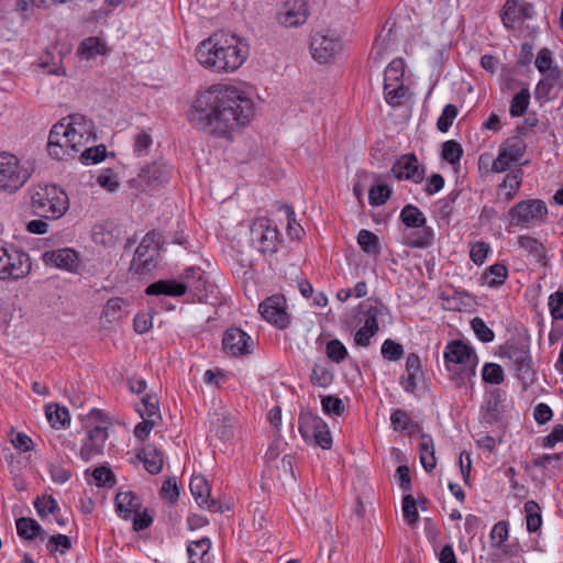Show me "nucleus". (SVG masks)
Listing matches in <instances>:
<instances>
[{"mask_svg": "<svg viewBox=\"0 0 563 563\" xmlns=\"http://www.w3.org/2000/svg\"><path fill=\"white\" fill-rule=\"evenodd\" d=\"M444 360L448 369H452V364L464 365L471 368L472 374L475 373L474 367L477 362L476 354L473 349L461 340L450 342L444 351Z\"/></svg>", "mask_w": 563, "mask_h": 563, "instance_id": "obj_19", "label": "nucleus"}, {"mask_svg": "<svg viewBox=\"0 0 563 563\" xmlns=\"http://www.w3.org/2000/svg\"><path fill=\"white\" fill-rule=\"evenodd\" d=\"M34 507L40 517L44 518L48 514H55L58 509L56 499L51 495L37 497L34 501Z\"/></svg>", "mask_w": 563, "mask_h": 563, "instance_id": "obj_51", "label": "nucleus"}, {"mask_svg": "<svg viewBox=\"0 0 563 563\" xmlns=\"http://www.w3.org/2000/svg\"><path fill=\"white\" fill-rule=\"evenodd\" d=\"M308 15L306 0H286L277 14V20L285 27H297L307 21Z\"/></svg>", "mask_w": 563, "mask_h": 563, "instance_id": "obj_20", "label": "nucleus"}, {"mask_svg": "<svg viewBox=\"0 0 563 563\" xmlns=\"http://www.w3.org/2000/svg\"><path fill=\"white\" fill-rule=\"evenodd\" d=\"M124 305V299L115 297L111 298L107 301V303L103 307L102 310V317L108 322H113L120 318V313L122 310V307Z\"/></svg>", "mask_w": 563, "mask_h": 563, "instance_id": "obj_53", "label": "nucleus"}, {"mask_svg": "<svg viewBox=\"0 0 563 563\" xmlns=\"http://www.w3.org/2000/svg\"><path fill=\"white\" fill-rule=\"evenodd\" d=\"M87 429V439L80 449V457L88 462L95 456L103 453L104 443L108 439V417L100 409H91L84 420Z\"/></svg>", "mask_w": 563, "mask_h": 563, "instance_id": "obj_4", "label": "nucleus"}, {"mask_svg": "<svg viewBox=\"0 0 563 563\" xmlns=\"http://www.w3.org/2000/svg\"><path fill=\"white\" fill-rule=\"evenodd\" d=\"M390 172L399 180L408 179L416 184L424 178V169L419 165L415 154L402 155L394 163Z\"/></svg>", "mask_w": 563, "mask_h": 563, "instance_id": "obj_21", "label": "nucleus"}, {"mask_svg": "<svg viewBox=\"0 0 563 563\" xmlns=\"http://www.w3.org/2000/svg\"><path fill=\"white\" fill-rule=\"evenodd\" d=\"M67 128L63 122H57L51 129L47 151L51 157L55 159L73 158L79 151L77 146H73V140L67 134Z\"/></svg>", "mask_w": 563, "mask_h": 563, "instance_id": "obj_13", "label": "nucleus"}, {"mask_svg": "<svg viewBox=\"0 0 563 563\" xmlns=\"http://www.w3.org/2000/svg\"><path fill=\"white\" fill-rule=\"evenodd\" d=\"M312 57L319 63L333 60L342 49L341 40L330 31L316 32L310 42Z\"/></svg>", "mask_w": 563, "mask_h": 563, "instance_id": "obj_14", "label": "nucleus"}, {"mask_svg": "<svg viewBox=\"0 0 563 563\" xmlns=\"http://www.w3.org/2000/svg\"><path fill=\"white\" fill-rule=\"evenodd\" d=\"M471 327L473 331L475 332L478 340H481L484 343L492 342L495 338V334L492 329H489L484 320L479 317H475L471 321Z\"/></svg>", "mask_w": 563, "mask_h": 563, "instance_id": "obj_58", "label": "nucleus"}, {"mask_svg": "<svg viewBox=\"0 0 563 563\" xmlns=\"http://www.w3.org/2000/svg\"><path fill=\"white\" fill-rule=\"evenodd\" d=\"M541 75L542 78L538 81L534 89V98L538 101H548L554 98L551 96V92L560 85L562 71L558 66H554L552 70L541 73Z\"/></svg>", "mask_w": 563, "mask_h": 563, "instance_id": "obj_26", "label": "nucleus"}, {"mask_svg": "<svg viewBox=\"0 0 563 563\" xmlns=\"http://www.w3.org/2000/svg\"><path fill=\"white\" fill-rule=\"evenodd\" d=\"M310 379L314 386L328 387L333 380V374L325 366L314 364Z\"/></svg>", "mask_w": 563, "mask_h": 563, "instance_id": "obj_50", "label": "nucleus"}, {"mask_svg": "<svg viewBox=\"0 0 563 563\" xmlns=\"http://www.w3.org/2000/svg\"><path fill=\"white\" fill-rule=\"evenodd\" d=\"M463 150L460 143L454 140L445 141L442 144V158L448 163L455 165L460 163Z\"/></svg>", "mask_w": 563, "mask_h": 563, "instance_id": "obj_48", "label": "nucleus"}, {"mask_svg": "<svg viewBox=\"0 0 563 563\" xmlns=\"http://www.w3.org/2000/svg\"><path fill=\"white\" fill-rule=\"evenodd\" d=\"M482 376L484 382L495 385L501 384L505 379L503 367L496 363H486Z\"/></svg>", "mask_w": 563, "mask_h": 563, "instance_id": "obj_49", "label": "nucleus"}, {"mask_svg": "<svg viewBox=\"0 0 563 563\" xmlns=\"http://www.w3.org/2000/svg\"><path fill=\"white\" fill-rule=\"evenodd\" d=\"M210 548L211 542L207 537L191 542L187 548L188 563H206L205 556L208 555Z\"/></svg>", "mask_w": 563, "mask_h": 563, "instance_id": "obj_40", "label": "nucleus"}, {"mask_svg": "<svg viewBox=\"0 0 563 563\" xmlns=\"http://www.w3.org/2000/svg\"><path fill=\"white\" fill-rule=\"evenodd\" d=\"M247 48L234 35L214 33L200 43L197 60L214 71H233L246 59Z\"/></svg>", "mask_w": 563, "mask_h": 563, "instance_id": "obj_2", "label": "nucleus"}, {"mask_svg": "<svg viewBox=\"0 0 563 563\" xmlns=\"http://www.w3.org/2000/svg\"><path fill=\"white\" fill-rule=\"evenodd\" d=\"M420 462L427 472L433 471L437 461L434 456L433 440L429 434H421L420 437Z\"/></svg>", "mask_w": 563, "mask_h": 563, "instance_id": "obj_34", "label": "nucleus"}, {"mask_svg": "<svg viewBox=\"0 0 563 563\" xmlns=\"http://www.w3.org/2000/svg\"><path fill=\"white\" fill-rule=\"evenodd\" d=\"M402 514L409 525H416L419 520L416 500L411 495H405L402 498Z\"/></svg>", "mask_w": 563, "mask_h": 563, "instance_id": "obj_60", "label": "nucleus"}, {"mask_svg": "<svg viewBox=\"0 0 563 563\" xmlns=\"http://www.w3.org/2000/svg\"><path fill=\"white\" fill-rule=\"evenodd\" d=\"M59 122H63L66 125V132L73 140V146L80 148L95 137L93 123L84 114H69L68 117L63 118Z\"/></svg>", "mask_w": 563, "mask_h": 563, "instance_id": "obj_17", "label": "nucleus"}, {"mask_svg": "<svg viewBox=\"0 0 563 563\" xmlns=\"http://www.w3.org/2000/svg\"><path fill=\"white\" fill-rule=\"evenodd\" d=\"M322 409L328 415L341 416L344 411L342 400L336 396H324L321 399Z\"/></svg>", "mask_w": 563, "mask_h": 563, "instance_id": "obj_64", "label": "nucleus"}, {"mask_svg": "<svg viewBox=\"0 0 563 563\" xmlns=\"http://www.w3.org/2000/svg\"><path fill=\"white\" fill-rule=\"evenodd\" d=\"M46 548L51 553L59 552L64 554L71 548V541L65 534H55L49 537Z\"/></svg>", "mask_w": 563, "mask_h": 563, "instance_id": "obj_57", "label": "nucleus"}, {"mask_svg": "<svg viewBox=\"0 0 563 563\" xmlns=\"http://www.w3.org/2000/svg\"><path fill=\"white\" fill-rule=\"evenodd\" d=\"M97 183L99 186L111 192L115 191L119 187L118 176L110 168L104 169L98 175Z\"/></svg>", "mask_w": 563, "mask_h": 563, "instance_id": "obj_62", "label": "nucleus"}, {"mask_svg": "<svg viewBox=\"0 0 563 563\" xmlns=\"http://www.w3.org/2000/svg\"><path fill=\"white\" fill-rule=\"evenodd\" d=\"M387 311L388 310L383 302L368 299L360 306V322L363 323L366 329L378 332V319L382 318Z\"/></svg>", "mask_w": 563, "mask_h": 563, "instance_id": "obj_23", "label": "nucleus"}, {"mask_svg": "<svg viewBox=\"0 0 563 563\" xmlns=\"http://www.w3.org/2000/svg\"><path fill=\"white\" fill-rule=\"evenodd\" d=\"M533 466L548 468L550 465L563 471V453L543 454L532 461Z\"/></svg>", "mask_w": 563, "mask_h": 563, "instance_id": "obj_54", "label": "nucleus"}, {"mask_svg": "<svg viewBox=\"0 0 563 563\" xmlns=\"http://www.w3.org/2000/svg\"><path fill=\"white\" fill-rule=\"evenodd\" d=\"M299 432L306 441H313L323 450L332 445V438L328 424L311 412H301L299 416Z\"/></svg>", "mask_w": 563, "mask_h": 563, "instance_id": "obj_11", "label": "nucleus"}, {"mask_svg": "<svg viewBox=\"0 0 563 563\" xmlns=\"http://www.w3.org/2000/svg\"><path fill=\"white\" fill-rule=\"evenodd\" d=\"M530 97L531 95L527 87L516 93L510 101L509 114L512 118L523 115L529 107Z\"/></svg>", "mask_w": 563, "mask_h": 563, "instance_id": "obj_44", "label": "nucleus"}, {"mask_svg": "<svg viewBox=\"0 0 563 563\" xmlns=\"http://www.w3.org/2000/svg\"><path fill=\"white\" fill-rule=\"evenodd\" d=\"M390 423L395 431H419L420 426L413 422L408 412L402 409H396L391 412Z\"/></svg>", "mask_w": 563, "mask_h": 563, "instance_id": "obj_41", "label": "nucleus"}, {"mask_svg": "<svg viewBox=\"0 0 563 563\" xmlns=\"http://www.w3.org/2000/svg\"><path fill=\"white\" fill-rule=\"evenodd\" d=\"M457 115V108L454 104H446L437 121L440 132H448Z\"/></svg>", "mask_w": 563, "mask_h": 563, "instance_id": "obj_56", "label": "nucleus"}, {"mask_svg": "<svg viewBox=\"0 0 563 563\" xmlns=\"http://www.w3.org/2000/svg\"><path fill=\"white\" fill-rule=\"evenodd\" d=\"M327 355L335 363H341L347 356V350L339 340H331L327 343Z\"/></svg>", "mask_w": 563, "mask_h": 563, "instance_id": "obj_61", "label": "nucleus"}, {"mask_svg": "<svg viewBox=\"0 0 563 563\" xmlns=\"http://www.w3.org/2000/svg\"><path fill=\"white\" fill-rule=\"evenodd\" d=\"M30 256L12 244H0V279L18 280L31 272Z\"/></svg>", "mask_w": 563, "mask_h": 563, "instance_id": "obj_7", "label": "nucleus"}, {"mask_svg": "<svg viewBox=\"0 0 563 563\" xmlns=\"http://www.w3.org/2000/svg\"><path fill=\"white\" fill-rule=\"evenodd\" d=\"M45 415L52 427H66L70 422L69 411L66 407L49 404L45 407Z\"/></svg>", "mask_w": 563, "mask_h": 563, "instance_id": "obj_37", "label": "nucleus"}, {"mask_svg": "<svg viewBox=\"0 0 563 563\" xmlns=\"http://www.w3.org/2000/svg\"><path fill=\"white\" fill-rule=\"evenodd\" d=\"M518 135H514L508 137L500 146L503 151L507 153V155L511 156L515 161L519 162L526 153L527 144L523 140V135H526V128L518 126L517 128Z\"/></svg>", "mask_w": 563, "mask_h": 563, "instance_id": "obj_32", "label": "nucleus"}, {"mask_svg": "<svg viewBox=\"0 0 563 563\" xmlns=\"http://www.w3.org/2000/svg\"><path fill=\"white\" fill-rule=\"evenodd\" d=\"M180 283L185 287V294L192 291L199 300L206 296L207 282L200 267H188L180 276Z\"/></svg>", "mask_w": 563, "mask_h": 563, "instance_id": "obj_24", "label": "nucleus"}, {"mask_svg": "<svg viewBox=\"0 0 563 563\" xmlns=\"http://www.w3.org/2000/svg\"><path fill=\"white\" fill-rule=\"evenodd\" d=\"M261 316L278 329H286L290 323V317L287 312L286 298L283 295H273L267 297L258 306Z\"/></svg>", "mask_w": 563, "mask_h": 563, "instance_id": "obj_15", "label": "nucleus"}, {"mask_svg": "<svg viewBox=\"0 0 563 563\" xmlns=\"http://www.w3.org/2000/svg\"><path fill=\"white\" fill-rule=\"evenodd\" d=\"M519 246L532 256L538 263L545 260L547 251L544 245L537 239L529 235H521L518 238Z\"/></svg>", "mask_w": 563, "mask_h": 563, "instance_id": "obj_35", "label": "nucleus"}, {"mask_svg": "<svg viewBox=\"0 0 563 563\" xmlns=\"http://www.w3.org/2000/svg\"><path fill=\"white\" fill-rule=\"evenodd\" d=\"M380 352L383 358L389 362L399 361L405 354L402 345L391 339L383 342Z\"/></svg>", "mask_w": 563, "mask_h": 563, "instance_id": "obj_47", "label": "nucleus"}, {"mask_svg": "<svg viewBox=\"0 0 563 563\" xmlns=\"http://www.w3.org/2000/svg\"><path fill=\"white\" fill-rule=\"evenodd\" d=\"M104 157H106V146L97 145V146L85 148L81 152L79 159L82 164L89 165V164L99 163Z\"/></svg>", "mask_w": 563, "mask_h": 563, "instance_id": "obj_55", "label": "nucleus"}, {"mask_svg": "<svg viewBox=\"0 0 563 563\" xmlns=\"http://www.w3.org/2000/svg\"><path fill=\"white\" fill-rule=\"evenodd\" d=\"M499 356L508 360V365L525 385L533 383L534 371L531 366V356L527 345L519 342H507L499 347Z\"/></svg>", "mask_w": 563, "mask_h": 563, "instance_id": "obj_9", "label": "nucleus"}, {"mask_svg": "<svg viewBox=\"0 0 563 563\" xmlns=\"http://www.w3.org/2000/svg\"><path fill=\"white\" fill-rule=\"evenodd\" d=\"M357 243L367 254L377 255L380 252L378 236L368 230L363 229L358 232Z\"/></svg>", "mask_w": 563, "mask_h": 563, "instance_id": "obj_45", "label": "nucleus"}, {"mask_svg": "<svg viewBox=\"0 0 563 563\" xmlns=\"http://www.w3.org/2000/svg\"><path fill=\"white\" fill-rule=\"evenodd\" d=\"M223 351L231 356H244L253 352L252 338L240 328L228 329L222 338Z\"/></svg>", "mask_w": 563, "mask_h": 563, "instance_id": "obj_18", "label": "nucleus"}, {"mask_svg": "<svg viewBox=\"0 0 563 563\" xmlns=\"http://www.w3.org/2000/svg\"><path fill=\"white\" fill-rule=\"evenodd\" d=\"M508 269L504 264L496 263L489 266L483 274L485 284L489 287H498L505 283Z\"/></svg>", "mask_w": 563, "mask_h": 563, "instance_id": "obj_42", "label": "nucleus"}, {"mask_svg": "<svg viewBox=\"0 0 563 563\" xmlns=\"http://www.w3.org/2000/svg\"><path fill=\"white\" fill-rule=\"evenodd\" d=\"M253 115L254 103L245 92L233 86L218 85L196 98L189 120L202 132L228 139L249 124Z\"/></svg>", "mask_w": 563, "mask_h": 563, "instance_id": "obj_1", "label": "nucleus"}, {"mask_svg": "<svg viewBox=\"0 0 563 563\" xmlns=\"http://www.w3.org/2000/svg\"><path fill=\"white\" fill-rule=\"evenodd\" d=\"M163 238L155 231L148 232L135 250L130 269L134 274L145 275L154 271L161 262Z\"/></svg>", "mask_w": 563, "mask_h": 563, "instance_id": "obj_5", "label": "nucleus"}, {"mask_svg": "<svg viewBox=\"0 0 563 563\" xmlns=\"http://www.w3.org/2000/svg\"><path fill=\"white\" fill-rule=\"evenodd\" d=\"M136 457L144 463L145 470L155 475L163 468V454L153 444H147L140 452Z\"/></svg>", "mask_w": 563, "mask_h": 563, "instance_id": "obj_30", "label": "nucleus"}, {"mask_svg": "<svg viewBox=\"0 0 563 563\" xmlns=\"http://www.w3.org/2000/svg\"><path fill=\"white\" fill-rule=\"evenodd\" d=\"M78 53L86 59H90L98 55H104L107 53V46L99 37L91 36L80 43Z\"/></svg>", "mask_w": 563, "mask_h": 563, "instance_id": "obj_36", "label": "nucleus"}, {"mask_svg": "<svg viewBox=\"0 0 563 563\" xmlns=\"http://www.w3.org/2000/svg\"><path fill=\"white\" fill-rule=\"evenodd\" d=\"M189 488L199 506L209 510H218V504L214 499H209L210 488L203 476H194L190 479Z\"/></svg>", "mask_w": 563, "mask_h": 563, "instance_id": "obj_27", "label": "nucleus"}, {"mask_svg": "<svg viewBox=\"0 0 563 563\" xmlns=\"http://www.w3.org/2000/svg\"><path fill=\"white\" fill-rule=\"evenodd\" d=\"M43 261L48 266L74 271L78 264V256L71 249H58L45 252Z\"/></svg>", "mask_w": 563, "mask_h": 563, "instance_id": "obj_25", "label": "nucleus"}, {"mask_svg": "<svg viewBox=\"0 0 563 563\" xmlns=\"http://www.w3.org/2000/svg\"><path fill=\"white\" fill-rule=\"evenodd\" d=\"M549 309L554 320L563 319V291L558 290L549 297Z\"/></svg>", "mask_w": 563, "mask_h": 563, "instance_id": "obj_63", "label": "nucleus"}, {"mask_svg": "<svg viewBox=\"0 0 563 563\" xmlns=\"http://www.w3.org/2000/svg\"><path fill=\"white\" fill-rule=\"evenodd\" d=\"M139 177L146 185L158 186L168 181L169 168L165 164L153 163L144 166Z\"/></svg>", "mask_w": 563, "mask_h": 563, "instance_id": "obj_29", "label": "nucleus"}, {"mask_svg": "<svg viewBox=\"0 0 563 563\" xmlns=\"http://www.w3.org/2000/svg\"><path fill=\"white\" fill-rule=\"evenodd\" d=\"M505 393L499 388H494L488 391L481 411L482 421L484 423L493 426L501 419L504 415L501 405Z\"/></svg>", "mask_w": 563, "mask_h": 563, "instance_id": "obj_22", "label": "nucleus"}, {"mask_svg": "<svg viewBox=\"0 0 563 563\" xmlns=\"http://www.w3.org/2000/svg\"><path fill=\"white\" fill-rule=\"evenodd\" d=\"M401 222L412 229H420L406 236V244L411 247H427L432 243L433 232L426 227V217L420 209L413 205L405 206L400 211Z\"/></svg>", "mask_w": 563, "mask_h": 563, "instance_id": "obj_10", "label": "nucleus"}, {"mask_svg": "<svg viewBox=\"0 0 563 563\" xmlns=\"http://www.w3.org/2000/svg\"><path fill=\"white\" fill-rule=\"evenodd\" d=\"M278 230L267 218L256 219L251 227V240L261 253H275L278 249Z\"/></svg>", "mask_w": 563, "mask_h": 563, "instance_id": "obj_12", "label": "nucleus"}, {"mask_svg": "<svg viewBox=\"0 0 563 563\" xmlns=\"http://www.w3.org/2000/svg\"><path fill=\"white\" fill-rule=\"evenodd\" d=\"M145 294L148 296H170L180 297L185 295V287L177 279H161L151 285L145 289Z\"/></svg>", "mask_w": 563, "mask_h": 563, "instance_id": "obj_28", "label": "nucleus"}, {"mask_svg": "<svg viewBox=\"0 0 563 563\" xmlns=\"http://www.w3.org/2000/svg\"><path fill=\"white\" fill-rule=\"evenodd\" d=\"M501 21L507 29H515L520 24V2L519 0H507L501 11Z\"/></svg>", "mask_w": 563, "mask_h": 563, "instance_id": "obj_38", "label": "nucleus"}, {"mask_svg": "<svg viewBox=\"0 0 563 563\" xmlns=\"http://www.w3.org/2000/svg\"><path fill=\"white\" fill-rule=\"evenodd\" d=\"M59 122H63L66 125V132L73 140V146L80 148L95 137L93 123L84 114H69L68 117L63 118Z\"/></svg>", "mask_w": 563, "mask_h": 563, "instance_id": "obj_16", "label": "nucleus"}, {"mask_svg": "<svg viewBox=\"0 0 563 563\" xmlns=\"http://www.w3.org/2000/svg\"><path fill=\"white\" fill-rule=\"evenodd\" d=\"M34 212L45 219H59L69 208L67 194L56 185L37 186L31 194Z\"/></svg>", "mask_w": 563, "mask_h": 563, "instance_id": "obj_3", "label": "nucleus"}, {"mask_svg": "<svg viewBox=\"0 0 563 563\" xmlns=\"http://www.w3.org/2000/svg\"><path fill=\"white\" fill-rule=\"evenodd\" d=\"M115 507L119 516L123 519H129L134 512L140 510L141 503L133 492H121L115 496Z\"/></svg>", "mask_w": 563, "mask_h": 563, "instance_id": "obj_31", "label": "nucleus"}, {"mask_svg": "<svg viewBox=\"0 0 563 563\" xmlns=\"http://www.w3.org/2000/svg\"><path fill=\"white\" fill-rule=\"evenodd\" d=\"M405 73V64L401 58L393 59L384 73V89L393 87V84L401 82Z\"/></svg>", "mask_w": 563, "mask_h": 563, "instance_id": "obj_39", "label": "nucleus"}, {"mask_svg": "<svg viewBox=\"0 0 563 563\" xmlns=\"http://www.w3.org/2000/svg\"><path fill=\"white\" fill-rule=\"evenodd\" d=\"M527 530L536 532L541 528L542 517L541 508L534 500H528L525 504Z\"/></svg>", "mask_w": 563, "mask_h": 563, "instance_id": "obj_43", "label": "nucleus"}, {"mask_svg": "<svg viewBox=\"0 0 563 563\" xmlns=\"http://www.w3.org/2000/svg\"><path fill=\"white\" fill-rule=\"evenodd\" d=\"M137 411L142 418L152 419L156 422L161 420L158 399L155 396L147 395L144 397L142 408H139Z\"/></svg>", "mask_w": 563, "mask_h": 563, "instance_id": "obj_46", "label": "nucleus"}, {"mask_svg": "<svg viewBox=\"0 0 563 563\" xmlns=\"http://www.w3.org/2000/svg\"><path fill=\"white\" fill-rule=\"evenodd\" d=\"M548 216V207L541 199H527L517 202L508 211L509 223L520 228H534Z\"/></svg>", "mask_w": 563, "mask_h": 563, "instance_id": "obj_8", "label": "nucleus"}, {"mask_svg": "<svg viewBox=\"0 0 563 563\" xmlns=\"http://www.w3.org/2000/svg\"><path fill=\"white\" fill-rule=\"evenodd\" d=\"M522 175L523 172L521 168H517L506 175L503 186L510 189V191L507 194L508 199H512L516 192L519 190L522 183Z\"/></svg>", "mask_w": 563, "mask_h": 563, "instance_id": "obj_59", "label": "nucleus"}, {"mask_svg": "<svg viewBox=\"0 0 563 563\" xmlns=\"http://www.w3.org/2000/svg\"><path fill=\"white\" fill-rule=\"evenodd\" d=\"M18 534L26 540H33L36 537L43 538L45 530L42 526L33 518L22 517L15 522Z\"/></svg>", "mask_w": 563, "mask_h": 563, "instance_id": "obj_33", "label": "nucleus"}, {"mask_svg": "<svg viewBox=\"0 0 563 563\" xmlns=\"http://www.w3.org/2000/svg\"><path fill=\"white\" fill-rule=\"evenodd\" d=\"M33 168L21 164L20 159L8 152H0V191L15 192L31 177Z\"/></svg>", "mask_w": 563, "mask_h": 563, "instance_id": "obj_6", "label": "nucleus"}, {"mask_svg": "<svg viewBox=\"0 0 563 563\" xmlns=\"http://www.w3.org/2000/svg\"><path fill=\"white\" fill-rule=\"evenodd\" d=\"M391 189L388 185L380 184L373 186L368 192L369 203L372 206H383L390 197Z\"/></svg>", "mask_w": 563, "mask_h": 563, "instance_id": "obj_52", "label": "nucleus"}]
</instances>
